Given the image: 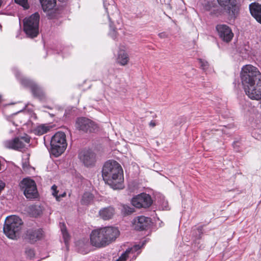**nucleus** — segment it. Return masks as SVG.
<instances>
[{"label": "nucleus", "mask_w": 261, "mask_h": 261, "mask_svg": "<svg viewBox=\"0 0 261 261\" xmlns=\"http://www.w3.org/2000/svg\"><path fill=\"white\" fill-rule=\"evenodd\" d=\"M103 178L113 189L123 188V173L120 164L115 161L107 162L102 168Z\"/></svg>", "instance_id": "f257e3e1"}, {"label": "nucleus", "mask_w": 261, "mask_h": 261, "mask_svg": "<svg viewBox=\"0 0 261 261\" xmlns=\"http://www.w3.org/2000/svg\"><path fill=\"white\" fill-rule=\"evenodd\" d=\"M119 235L117 228L105 227L93 230L90 234V241L93 246L102 247L114 241Z\"/></svg>", "instance_id": "f03ea898"}, {"label": "nucleus", "mask_w": 261, "mask_h": 261, "mask_svg": "<svg viewBox=\"0 0 261 261\" xmlns=\"http://www.w3.org/2000/svg\"><path fill=\"white\" fill-rule=\"evenodd\" d=\"M241 80L243 87H246L249 94V92L251 91L249 88L251 87V84L257 82L261 84V73L256 67L251 65H246L242 68ZM258 86L261 88V85L259 84Z\"/></svg>", "instance_id": "7ed1b4c3"}, {"label": "nucleus", "mask_w": 261, "mask_h": 261, "mask_svg": "<svg viewBox=\"0 0 261 261\" xmlns=\"http://www.w3.org/2000/svg\"><path fill=\"white\" fill-rule=\"evenodd\" d=\"M22 225V221L18 216H8L5 220L4 232L8 238L15 239L19 234Z\"/></svg>", "instance_id": "20e7f679"}, {"label": "nucleus", "mask_w": 261, "mask_h": 261, "mask_svg": "<svg viewBox=\"0 0 261 261\" xmlns=\"http://www.w3.org/2000/svg\"><path fill=\"white\" fill-rule=\"evenodd\" d=\"M40 15L36 12L23 20V30L30 38L36 37L39 34Z\"/></svg>", "instance_id": "39448f33"}, {"label": "nucleus", "mask_w": 261, "mask_h": 261, "mask_svg": "<svg viewBox=\"0 0 261 261\" xmlns=\"http://www.w3.org/2000/svg\"><path fill=\"white\" fill-rule=\"evenodd\" d=\"M50 151L55 156L61 155L67 146L66 135L63 132H58L51 138L50 141Z\"/></svg>", "instance_id": "423d86ee"}, {"label": "nucleus", "mask_w": 261, "mask_h": 261, "mask_svg": "<svg viewBox=\"0 0 261 261\" xmlns=\"http://www.w3.org/2000/svg\"><path fill=\"white\" fill-rule=\"evenodd\" d=\"M19 186L27 198L34 199L37 197L38 191L34 180L30 177L24 178L21 181Z\"/></svg>", "instance_id": "0eeeda50"}, {"label": "nucleus", "mask_w": 261, "mask_h": 261, "mask_svg": "<svg viewBox=\"0 0 261 261\" xmlns=\"http://www.w3.org/2000/svg\"><path fill=\"white\" fill-rule=\"evenodd\" d=\"M30 139L29 137L15 138L12 140H7L3 142V146L7 149L21 151L24 149Z\"/></svg>", "instance_id": "6e6552de"}, {"label": "nucleus", "mask_w": 261, "mask_h": 261, "mask_svg": "<svg viewBox=\"0 0 261 261\" xmlns=\"http://www.w3.org/2000/svg\"><path fill=\"white\" fill-rule=\"evenodd\" d=\"M219 5L231 17H236L239 12L237 0H217Z\"/></svg>", "instance_id": "1a4fd4ad"}, {"label": "nucleus", "mask_w": 261, "mask_h": 261, "mask_svg": "<svg viewBox=\"0 0 261 261\" xmlns=\"http://www.w3.org/2000/svg\"><path fill=\"white\" fill-rule=\"evenodd\" d=\"M76 127L85 132H93L97 128V125L91 120L81 117L77 119L75 123Z\"/></svg>", "instance_id": "9d476101"}, {"label": "nucleus", "mask_w": 261, "mask_h": 261, "mask_svg": "<svg viewBox=\"0 0 261 261\" xmlns=\"http://www.w3.org/2000/svg\"><path fill=\"white\" fill-rule=\"evenodd\" d=\"M151 197L147 194L142 193L134 197L132 200V204L137 207H148L152 204Z\"/></svg>", "instance_id": "9b49d317"}, {"label": "nucleus", "mask_w": 261, "mask_h": 261, "mask_svg": "<svg viewBox=\"0 0 261 261\" xmlns=\"http://www.w3.org/2000/svg\"><path fill=\"white\" fill-rule=\"evenodd\" d=\"M220 38L225 42H229L233 37L231 28L226 24H220L216 27Z\"/></svg>", "instance_id": "f8f14e48"}, {"label": "nucleus", "mask_w": 261, "mask_h": 261, "mask_svg": "<svg viewBox=\"0 0 261 261\" xmlns=\"http://www.w3.org/2000/svg\"><path fill=\"white\" fill-rule=\"evenodd\" d=\"M79 158L80 161L87 167L93 166L96 162V155L90 149L82 150L79 154Z\"/></svg>", "instance_id": "ddd939ff"}, {"label": "nucleus", "mask_w": 261, "mask_h": 261, "mask_svg": "<svg viewBox=\"0 0 261 261\" xmlns=\"http://www.w3.org/2000/svg\"><path fill=\"white\" fill-rule=\"evenodd\" d=\"M21 82L22 85L30 87L34 96L40 99H43L45 97V93L42 89L33 81L27 79H22Z\"/></svg>", "instance_id": "4468645a"}, {"label": "nucleus", "mask_w": 261, "mask_h": 261, "mask_svg": "<svg viewBox=\"0 0 261 261\" xmlns=\"http://www.w3.org/2000/svg\"><path fill=\"white\" fill-rule=\"evenodd\" d=\"M150 223V218L143 216H138L134 219L133 226L136 230H144L149 226Z\"/></svg>", "instance_id": "2eb2a0df"}, {"label": "nucleus", "mask_w": 261, "mask_h": 261, "mask_svg": "<svg viewBox=\"0 0 261 261\" xmlns=\"http://www.w3.org/2000/svg\"><path fill=\"white\" fill-rule=\"evenodd\" d=\"M42 237L43 231L41 229L36 230L30 229L26 233V239L32 243L41 239Z\"/></svg>", "instance_id": "dca6fc26"}, {"label": "nucleus", "mask_w": 261, "mask_h": 261, "mask_svg": "<svg viewBox=\"0 0 261 261\" xmlns=\"http://www.w3.org/2000/svg\"><path fill=\"white\" fill-rule=\"evenodd\" d=\"M249 9L252 16L261 23V5L255 3H252L249 6Z\"/></svg>", "instance_id": "f3484780"}, {"label": "nucleus", "mask_w": 261, "mask_h": 261, "mask_svg": "<svg viewBox=\"0 0 261 261\" xmlns=\"http://www.w3.org/2000/svg\"><path fill=\"white\" fill-rule=\"evenodd\" d=\"M129 57L125 50L120 49L118 51L116 58V62L117 63L122 66H125L128 63Z\"/></svg>", "instance_id": "a211bd4d"}, {"label": "nucleus", "mask_w": 261, "mask_h": 261, "mask_svg": "<svg viewBox=\"0 0 261 261\" xmlns=\"http://www.w3.org/2000/svg\"><path fill=\"white\" fill-rule=\"evenodd\" d=\"M115 214V210L112 206H109L101 209L99 211V215L105 220L111 219Z\"/></svg>", "instance_id": "6ab92c4d"}, {"label": "nucleus", "mask_w": 261, "mask_h": 261, "mask_svg": "<svg viewBox=\"0 0 261 261\" xmlns=\"http://www.w3.org/2000/svg\"><path fill=\"white\" fill-rule=\"evenodd\" d=\"M143 245L144 243H142L141 245H135L132 248L127 249L126 251L123 253L116 261H126L127 258L128 257V254L130 253H135L136 252H137V254L138 255L139 253H140V252L138 251Z\"/></svg>", "instance_id": "aec40b11"}, {"label": "nucleus", "mask_w": 261, "mask_h": 261, "mask_svg": "<svg viewBox=\"0 0 261 261\" xmlns=\"http://www.w3.org/2000/svg\"><path fill=\"white\" fill-rule=\"evenodd\" d=\"M40 2L45 12L53 10L56 5V0H40Z\"/></svg>", "instance_id": "412c9836"}, {"label": "nucleus", "mask_w": 261, "mask_h": 261, "mask_svg": "<svg viewBox=\"0 0 261 261\" xmlns=\"http://www.w3.org/2000/svg\"><path fill=\"white\" fill-rule=\"evenodd\" d=\"M50 128V127L46 124H41L34 129L35 134L37 135H42L47 133Z\"/></svg>", "instance_id": "4be33fe9"}, {"label": "nucleus", "mask_w": 261, "mask_h": 261, "mask_svg": "<svg viewBox=\"0 0 261 261\" xmlns=\"http://www.w3.org/2000/svg\"><path fill=\"white\" fill-rule=\"evenodd\" d=\"M93 199V196L92 194L89 192H86L83 196L82 203L85 205L89 204L92 201Z\"/></svg>", "instance_id": "5701e85b"}, {"label": "nucleus", "mask_w": 261, "mask_h": 261, "mask_svg": "<svg viewBox=\"0 0 261 261\" xmlns=\"http://www.w3.org/2000/svg\"><path fill=\"white\" fill-rule=\"evenodd\" d=\"M121 212L125 215H129L134 212V208L127 205H123Z\"/></svg>", "instance_id": "b1692460"}, {"label": "nucleus", "mask_w": 261, "mask_h": 261, "mask_svg": "<svg viewBox=\"0 0 261 261\" xmlns=\"http://www.w3.org/2000/svg\"><path fill=\"white\" fill-rule=\"evenodd\" d=\"M57 187L56 185H53L51 187V190H53V195L56 197L57 201H60L61 197H63L66 196V193L64 192L63 194L58 195V191H57Z\"/></svg>", "instance_id": "393cba45"}, {"label": "nucleus", "mask_w": 261, "mask_h": 261, "mask_svg": "<svg viewBox=\"0 0 261 261\" xmlns=\"http://www.w3.org/2000/svg\"><path fill=\"white\" fill-rule=\"evenodd\" d=\"M198 60L200 64V68L202 70H206L208 68L209 64L206 61L201 59H199Z\"/></svg>", "instance_id": "a878e982"}, {"label": "nucleus", "mask_w": 261, "mask_h": 261, "mask_svg": "<svg viewBox=\"0 0 261 261\" xmlns=\"http://www.w3.org/2000/svg\"><path fill=\"white\" fill-rule=\"evenodd\" d=\"M61 231L62 233L63 237L64 240V242L66 244L69 239V235L66 231V228L64 227V225H63V227L61 228Z\"/></svg>", "instance_id": "bb28decb"}, {"label": "nucleus", "mask_w": 261, "mask_h": 261, "mask_svg": "<svg viewBox=\"0 0 261 261\" xmlns=\"http://www.w3.org/2000/svg\"><path fill=\"white\" fill-rule=\"evenodd\" d=\"M16 3L22 6L25 9L28 8V0H15Z\"/></svg>", "instance_id": "cd10ccee"}, {"label": "nucleus", "mask_w": 261, "mask_h": 261, "mask_svg": "<svg viewBox=\"0 0 261 261\" xmlns=\"http://www.w3.org/2000/svg\"><path fill=\"white\" fill-rule=\"evenodd\" d=\"M110 35L113 38L115 39L116 38V32L114 28L112 27V25L111 22L110 23Z\"/></svg>", "instance_id": "c85d7f7f"}, {"label": "nucleus", "mask_w": 261, "mask_h": 261, "mask_svg": "<svg viewBox=\"0 0 261 261\" xmlns=\"http://www.w3.org/2000/svg\"><path fill=\"white\" fill-rule=\"evenodd\" d=\"M25 253L29 255L30 257H32L34 256V251L31 249H26Z\"/></svg>", "instance_id": "c756f323"}, {"label": "nucleus", "mask_w": 261, "mask_h": 261, "mask_svg": "<svg viewBox=\"0 0 261 261\" xmlns=\"http://www.w3.org/2000/svg\"><path fill=\"white\" fill-rule=\"evenodd\" d=\"M5 187V183L2 180H0V193L4 190Z\"/></svg>", "instance_id": "7c9ffc66"}, {"label": "nucleus", "mask_w": 261, "mask_h": 261, "mask_svg": "<svg viewBox=\"0 0 261 261\" xmlns=\"http://www.w3.org/2000/svg\"><path fill=\"white\" fill-rule=\"evenodd\" d=\"M159 36L161 38H164L167 37V36L165 33H161L159 34Z\"/></svg>", "instance_id": "2f4dec72"}, {"label": "nucleus", "mask_w": 261, "mask_h": 261, "mask_svg": "<svg viewBox=\"0 0 261 261\" xmlns=\"http://www.w3.org/2000/svg\"><path fill=\"white\" fill-rule=\"evenodd\" d=\"M150 125L152 126H154L155 125V123L154 122L151 121L150 122Z\"/></svg>", "instance_id": "473e14b6"}, {"label": "nucleus", "mask_w": 261, "mask_h": 261, "mask_svg": "<svg viewBox=\"0 0 261 261\" xmlns=\"http://www.w3.org/2000/svg\"><path fill=\"white\" fill-rule=\"evenodd\" d=\"M60 2H65L66 1V0H59Z\"/></svg>", "instance_id": "72a5a7b5"}, {"label": "nucleus", "mask_w": 261, "mask_h": 261, "mask_svg": "<svg viewBox=\"0 0 261 261\" xmlns=\"http://www.w3.org/2000/svg\"><path fill=\"white\" fill-rule=\"evenodd\" d=\"M48 16H49V18H52V16L51 15H50L49 14H48Z\"/></svg>", "instance_id": "f704fd0d"}, {"label": "nucleus", "mask_w": 261, "mask_h": 261, "mask_svg": "<svg viewBox=\"0 0 261 261\" xmlns=\"http://www.w3.org/2000/svg\"><path fill=\"white\" fill-rule=\"evenodd\" d=\"M1 4H2V2H1V0H0V6H1Z\"/></svg>", "instance_id": "c9c22d12"}, {"label": "nucleus", "mask_w": 261, "mask_h": 261, "mask_svg": "<svg viewBox=\"0 0 261 261\" xmlns=\"http://www.w3.org/2000/svg\"><path fill=\"white\" fill-rule=\"evenodd\" d=\"M1 98V95H0V98Z\"/></svg>", "instance_id": "e433bc0d"}]
</instances>
